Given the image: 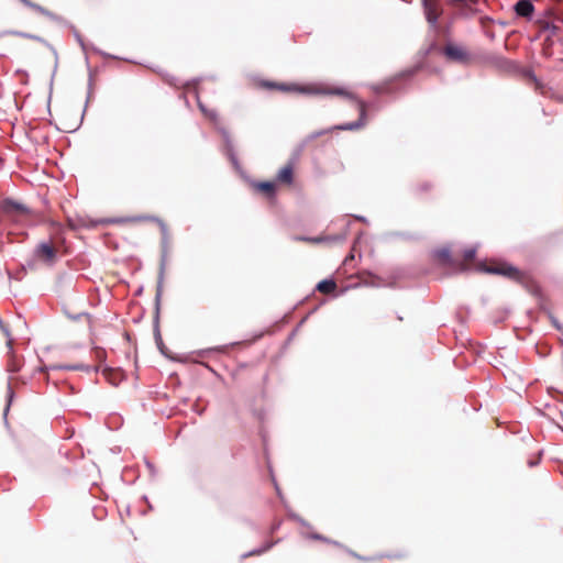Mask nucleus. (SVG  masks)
Masks as SVG:
<instances>
[{"instance_id":"9d476101","label":"nucleus","mask_w":563,"mask_h":563,"mask_svg":"<svg viewBox=\"0 0 563 563\" xmlns=\"http://www.w3.org/2000/svg\"><path fill=\"white\" fill-rule=\"evenodd\" d=\"M254 189L262 192L268 198H273L276 194V184L274 181H261L253 185Z\"/></svg>"},{"instance_id":"6ab92c4d","label":"nucleus","mask_w":563,"mask_h":563,"mask_svg":"<svg viewBox=\"0 0 563 563\" xmlns=\"http://www.w3.org/2000/svg\"><path fill=\"white\" fill-rule=\"evenodd\" d=\"M8 345L11 347L12 346V339L9 338L8 340Z\"/></svg>"},{"instance_id":"7ed1b4c3","label":"nucleus","mask_w":563,"mask_h":563,"mask_svg":"<svg viewBox=\"0 0 563 563\" xmlns=\"http://www.w3.org/2000/svg\"><path fill=\"white\" fill-rule=\"evenodd\" d=\"M1 211L10 217L13 221H24L30 218V210L19 202L5 199L0 205Z\"/></svg>"},{"instance_id":"ddd939ff","label":"nucleus","mask_w":563,"mask_h":563,"mask_svg":"<svg viewBox=\"0 0 563 563\" xmlns=\"http://www.w3.org/2000/svg\"><path fill=\"white\" fill-rule=\"evenodd\" d=\"M24 4H26L27 7L32 8L33 10H35L36 12L43 14V15H46V16H49V18H53L54 14L52 12H49L47 9L36 4V3H33L29 0H21Z\"/></svg>"},{"instance_id":"1a4fd4ad","label":"nucleus","mask_w":563,"mask_h":563,"mask_svg":"<svg viewBox=\"0 0 563 563\" xmlns=\"http://www.w3.org/2000/svg\"><path fill=\"white\" fill-rule=\"evenodd\" d=\"M515 11L519 16L530 18L534 11V7L529 0H519L515 4Z\"/></svg>"},{"instance_id":"20e7f679","label":"nucleus","mask_w":563,"mask_h":563,"mask_svg":"<svg viewBox=\"0 0 563 563\" xmlns=\"http://www.w3.org/2000/svg\"><path fill=\"white\" fill-rule=\"evenodd\" d=\"M57 252L58 250L53 241H44L35 247L34 257L46 265H53L57 258Z\"/></svg>"},{"instance_id":"dca6fc26","label":"nucleus","mask_w":563,"mask_h":563,"mask_svg":"<svg viewBox=\"0 0 563 563\" xmlns=\"http://www.w3.org/2000/svg\"><path fill=\"white\" fill-rule=\"evenodd\" d=\"M199 109L207 115L210 120L216 121L217 120V112L216 111H208L201 103H199Z\"/></svg>"},{"instance_id":"423d86ee","label":"nucleus","mask_w":563,"mask_h":563,"mask_svg":"<svg viewBox=\"0 0 563 563\" xmlns=\"http://www.w3.org/2000/svg\"><path fill=\"white\" fill-rule=\"evenodd\" d=\"M435 256L442 265L450 267L454 272H464L465 265L460 263V257H453L448 247L438 250Z\"/></svg>"},{"instance_id":"2eb2a0df","label":"nucleus","mask_w":563,"mask_h":563,"mask_svg":"<svg viewBox=\"0 0 563 563\" xmlns=\"http://www.w3.org/2000/svg\"><path fill=\"white\" fill-rule=\"evenodd\" d=\"M20 369V361L11 353L8 362V371L18 372Z\"/></svg>"},{"instance_id":"0eeeda50","label":"nucleus","mask_w":563,"mask_h":563,"mask_svg":"<svg viewBox=\"0 0 563 563\" xmlns=\"http://www.w3.org/2000/svg\"><path fill=\"white\" fill-rule=\"evenodd\" d=\"M423 5L427 21L432 25L437 24L438 19L442 14L439 0H423Z\"/></svg>"},{"instance_id":"aec40b11","label":"nucleus","mask_w":563,"mask_h":563,"mask_svg":"<svg viewBox=\"0 0 563 563\" xmlns=\"http://www.w3.org/2000/svg\"><path fill=\"white\" fill-rule=\"evenodd\" d=\"M534 464H536V462H529L530 466H533Z\"/></svg>"},{"instance_id":"39448f33","label":"nucleus","mask_w":563,"mask_h":563,"mask_svg":"<svg viewBox=\"0 0 563 563\" xmlns=\"http://www.w3.org/2000/svg\"><path fill=\"white\" fill-rule=\"evenodd\" d=\"M443 54L449 60L455 63L467 64L471 60L468 52L453 43H449L443 47Z\"/></svg>"},{"instance_id":"f257e3e1","label":"nucleus","mask_w":563,"mask_h":563,"mask_svg":"<svg viewBox=\"0 0 563 563\" xmlns=\"http://www.w3.org/2000/svg\"><path fill=\"white\" fill-rule=\"evenodd\" d=\"M261 87L271 89V90H279L283 92H299V93H308V95H336L343 96L347 99H351L355 102L356 108L360 112V118L357 121L353 123H349L345 125H341L338 129L340 130H358L366 124V103L362 100L356 99L352 93L340 89V88H322L319 86H299L296 84H277L274 81H262L260 84Z\"/></svg>"},{"instance_id":"f03ea898","label":"nucleus","mask_w":563,"mask_h":563,"mask_svg":"<svg viewBox=\"0 0 563 563\" xmlns=\"http://www.w3.org/2000/svg\"><path fill=\"white\" fill-rule=\"evenodd\" d=\"M477 269L479 272H484L487 274L504 276L510 280H514L525 286H527L531 282V278L528 274L521 272L511 264L503 261H490L488 263H479L477 265Z\"/></svg>"},{"instance_id":"6e6552de","label":"nucleus","mask_w":563,"mask_h":563,"mask_svg":"<svg viewBox=\"0 0 563 563\" xmlns=\"http://www.w3.org/2000/svg\"><path fill=\"white\" fill-rule=\"evenodd\" d=\"M295 178V164L294 162H288L285 164L276 175V181L282 185L290 186L294 183Z\"/></svg>"},{"instance_id":"4468645a","label":"nucleus","mask_w":563,"mask_h":563,"mask_svg":"<svg viewBox=\"0 0 563 563\" xmlns=\"http://www.w3.org/2000/svg\"><path fill=\"white\" fill-rule=\"evenodd\" d=\"M24 4H26L27 7L32 8L33 10H35L36 12L43 14V15H46V16H49V18H53L54 14L52 12H49L47 9L36 4V3H33L29 0H21Z\"/></svg>"},{"instance_id":"f8f14e48","label":"nucleus","mask_w":563,"mask_h":563,"mask_svg":"<svg viewBox=\"0 0 563 563\" xmlns=\"http://www.w3.org/2000/svg\"><path fill=\"white\" fill-rule=\"evenodd\" d=\"M476 250L474 247H470L464 250L462 257L460 258V263H463L465 265L464 271H467L473 261L475 260Z\"/></svg>"},{"instance_id":"f3484780","label":"nucleus","mask_w":563,"mask_h":563,"mask_svg":"<svg viewBox=\"0 0 563 563\" xmlns=\"http://www.w3.org/2000/svg\"><path fill=\"white\" fill-rule=\"evenodd\" d=\"M23 36H25V37H27V38H31V40L38 41V42H44V40H43V38H41L40 36L30 35V34H24Z\"/></svg>"},{"instance_id":"9b49d317","label":"nucleus","mask_w":563,"mask_h":563,"mask_svg":"<svg viewBox=\"0 0 563 563\" xmlns=\"http://www.w3.org/2000/svg\"><path fill=\"white\" fill-rule=\"evenodd\" d=\"M316 289L324 295H329L335 291L336 283L333 279H323L318 283Z\"/></svg>"},{"instance_id":"a211bd4d","label":"nucleus","mask_w":563,"mask_h":563,"mask_svg":"<svg viewBox=\"0 0 563 563\" xmlns=\"http://www.w3.org/2000/svg\"><path fill=\"white\" fill-rule=\"evenodd\" d=\"M265 551V549H261V550H257V551H254L252 553H250L249 555H253V554H262L263 552Z\"/></svg>"}]
</instances>
